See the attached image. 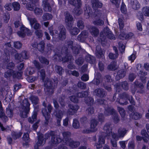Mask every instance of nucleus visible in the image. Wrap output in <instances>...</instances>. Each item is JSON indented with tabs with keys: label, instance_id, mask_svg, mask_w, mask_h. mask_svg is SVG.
Segmentation results:
<instances>
[{
	"label": "nucleus",
	"instance_id": "obj_29",
	"mask_svg": "<svg viewBox=\"0 0 149 149\" xmlns=\"http://www.w3.org/2000/svg\"><path fill=\"white\" fill-rule=\"evenodd\" d=\"M130 4L134 9L138 10L140 8V4L137 0H131Z\"/></svg>",
	"mask_w": 149,
	"mask_h": 149
},
{
	"label": "nucleus",
	"instance_id": "obj_50",
	"mask_svg": "<svg viewBox=\"0 0 149 149\" xmlns=\"http://www.w3.org/2000/svg\"><path fill=\"white\" fill-rule=\"evenodd\" d=\"M130 96L127 93L124 92L120 94L119 95V97L120 100H127L128 98Z\"/></svg>",
	"mask_w": 149,
	"mask_h": 149
},
{
	"label": "nucleus",
	"instance_id": "obj_20",
	"mask_svg": "<svg viewBox=\"0 0 149 149\" xmlns=\"http://www.w3.org/2000/svg\"><path fill=\"white\" fill-rule=\"evenodd\" d=\"M28 31V29L24 26H22L20 27V31H18L17 33L19 36L24 38L25 36L26 33Z\"/></svg>",
	"mask_w": 149,
	"mask_h": 149
},
{
	"label": "nucleus",
	"instance_id": "obj_60",
	"mask_svg": "<svg viewBox=\"0 0 149 149\" xmlns=\"http://www.w3.org/2000/svg\"><path fill=\"white\" fill-rule=\"evenodd\" d=\"M84 61V58L80 57L75 60V62L78 65H81L83 63Z\"/></svg>",
	"mask_w": 149,
	"mask_h": 149
},
{
	"label": "nucleus",
	"instance_id": "obj_4",
	"mask_svg": "<svg viewBox=\"0 0 149 149\" xmlns=\"http://www.w3.org/2000/svg\"><path fill=\"white\" fill-rule=\"evenodd\" d=\"M50 135L52 137L50 142V146L52 147H55L61 142V139L59 136L57 135L55 132H51Z\"/></svg>",
	"mask_w": 149,
	"mask_h": 149
},
{
	"label": "nucleus",
	"instance_id": "obj_5",
	"mask_svg": "<svg viewBox=\"0 0 149 149\" xmlns=\"http://www.w3.org/2000/svg\"><path fill=\"white\" fill-rule=\"evenodd\" d=\"M58 29L59 33L57 37V41L58 40L60 41L64 40L66 38V30L63 25H61L58 27Z\"/></svg>",
	"mask_w": 149,
	"mask_h": 149
},
{
	"label": "nucleus",
	"instance_id": "obj_61",
	"mask_svg": "<svg viewBox=\"0 0 149 149\" xmlns=\"http://www.w3.org/2000/svg\"><path fill=\"white\" fill-rule=\"evenodd\" d=\"M40 73V75L42 79L44 81L45 77V71L44 69H42L39 70L38 72Z\"/></svg>",
	"mask_w": 149,
	"mask_h": 149
},
{
	"label": "nucleus",
	"instance_id": "obj_31",
	"mask_svg": "<svg viewBox=\"0 0 149 149\" xmlns=\"http://www.w3.org/2000/svg\"><path fill=\"white\" fill-rule=\"evenodd\" d=\"M85 60L87 62L91 64L94 63L95 61V57L89 54H88L86 56Z\"/></svg>",
	"mask_w": 149,
	"mask_h": 149
},
{
	"label": "nucleus",
	"instance_id": "obj_46",
	"mask_svg": "<svg viewBox=\"0 0 149 149\" xmlns=\"http://www.w3.org/2000/svg\"><path fill=\"white\" fill-rule=\"evenodd\" d=\"M37 113H34L31 117H30L28 118V121L29 123L31 124L33 123L37 119Z\"/></svg>",
	"mask_w": 149,
	"mask_h": 149
},
{
	"label": "nucleus",
	"instance_id": "obj_10",
	"mask_svg": "<svg viewBox=\"0 0 149 149\" xmlns=\"http://www.w3.org/2000/svg\"><path fill=\"white\" fill-rule=\"evenodd\" d=\"M46 142V140L43 138V135L42 134H40L38 137V141L36 143V144L34 146L35 149H39L38 146H41L44 144Z\"/></svg>",
	"mask_w": 149,
	"mask_h": 149
},
{
	"label": "nucleus",
	"instance_id": "obj_40",
	"mask_svg": "<svg viewBox=\"0 0 149 149\" xmlns=\"http://www.w3.org/2000/svg\"><path fill=\"white\" fill-rule=\"evenodd\" d=\"M88 95V93L87 91H82L78 92L77 94L78 97L79 98H86Z\"/></svg>",
	"mask_w": 149,
	"mask_h": 149
},
{
	"label": "nucleus",
	"instance_id": "obj_8",
	"mask_svg": "<svg viewBox=\"0 0 149 149\" xmlns=\"http://www.w3.org/2000/svg\"><path fill=\"white\" fill-rule=\"evenodd\" d=\"M116 91L120 92L121 90L119 89V87L121 86L122 88L125 91H127L129 88V84L126 81L121 82L119 83H117L116 84Z\"/></svg>",
	"mask_w": 149,
	"mask_h": 149
},
{
	"label": "nucleus",
	"instance_id": "obj_59",
	"mask_svg": "<svg viewBox=\"0 0 149 149\" xmlns=\"http://www.w3.org/2000/svg\"><path fill=\"white\" fill-rule=\"evenodd\" d=\"M72 126L75 129L79 128L80 127V124L78 120L76 119H74Z\"/></svg>",
	"mask_w": 149,
	"mask_h": 149
},
{
	"label": "nucleus",
	"instance_id": "obj_26",
	"mask_svg": "<svg viewBox=\"0 0 149 149\" xmlns=\"http://www.w3.org/2000/svg\"><path fill=\"white\" fill-rule=\"evenodd\" d=\"M68 3L74 6L81 7L82 6L81 0H68Z\"/></svg>",
	"mask_w": 149,
	"mask_h": 149
},
{
	"label": "nucleus",
	"instance_id": "obj_13",
	"mask_svg": "<svg viewBox=\"0 0 149 149\" xmlns=\"http://www.w3.org/2000/svg\"><path fill=\"white\" fill-rule=\"evenodd\" d=\"M63 141L66 144L72 139L70 138L71 133L69 131L63 132Z\"/></svg>",
	"mask_w": 149,
	"mask_h": 149
},
{
	"label": "nucleus",
	"instance_id": "obj_57",
	"mask_svg": "<svg viewBox=\"0 0 149 149\" xmlns=\"http://www.w3.org/2000/svg\"><path fill=\"white\" fill-rule=\"evenodd\" d=\"M34 13L36 15H41L42 13V10L41 8L36 7L34 9Z\"/></svg>",
	"mask_w": 149,
	"mask_h": 149
},
{
	"label": "nucleus",
	"instance_id": "obj_2",
	"mask_svg": "<svg viewBox=\"0 0 149 149\" xmlns=\"http://www.w3.org/2000/svg\"><path fill=\"white\" fill-rule=\"evenodd\" d=\"M107 37L110 39L114 40L115 39L114 35L107 26L104 28L103 31L101 32L100 33V39L101 40L102 43V42H105Z\"/></svg>",
	"mask_w": 149,
	"mask_h": 149
},
{
	"label": "nucleus",
	"instance_id": "obj_53",
	"mask_svg": "<svg viewBox=\"0 0 149 149\" xmlns=\"http://www.w3.org/2000/svg\"><path fill=\"white\" fill-rule=\"evenodd\" d=\"M65 96H63L60 97L58 99V101L61 106L62 107H64L65 106V104L64 102Z\"/></svg>",
	"mask_w": 149,
	"mask_h": 149
},
{
	"label": "nucleus",
	"instance_id": "obj_11",
	"mask_svg": "<svg viewBox=\"0 0 149 149\" xmlns=\"http://www.w3.org/2000/svg\"><path fill=\"white\" fill-rule=\"evenodd\" d=\"M88 36V33L86 31H82L77 36L78 40L81 42H84Z\"/></svg>",
	"mask_w": 149,
	"mask_h": 149
},
{
	"label": "nucleus",
	"instance_id": "obj_44",
	"mask_svg": "<svg viewBox=\"0 0 149 149\" xmlns=\"http://www.w3.org/2000/svg\"><path fill=\"white\" fill-rule=\"evenodd\" d=\"M112 115V118L114 123H118L120 121V118L119 116L116 111Z\"/></svg>",
	"mask_w": 149,
	"mask_h": 149
},
{
	"label": "nucleus",
	"instance_id": "obj_6",
	"mask_svg": "<svg viewBox=\"0 0 149 149\" xmlns=\"http://www.w3.org/2000/svg\"><path fill=\"white\" fill-rule=\"evenodd\" d=\"M64 16L65 17V22L67 26L69 28L71 27L73 24V17L68 11H66L64 13Z\"/></svg>",
	"mask_w": 149,
	"mask_h": 149
},
{
	"label": "nucleus",
	"instance_id": "obj_17",
	"mask_svg": "<svg viewBox=\"0 0 149 149\" xmlns=\"http://www.w3.org/2000/svg\"><path fill=\"white\" fill-rule=\"evenodd\" d=\"M42 6L45 11L51 12L52 8L50 4L48 2V0H43L42 1Z\"/></svg>",
	"mask_w": 149,
	"mask_h": 149
},
{
	"label": "nucleus",
	"instance_id": "obj_24",
	"mask_svg": "<svg viewBox=\"0 0 149 149\" xmlns=\"http://www.w3.org/2000/svg\"><path fill=\"white\" fill-rule=\"evenodd\" d=\"M116 111L111 107H107L105 108V111L104 114L105 116H109L110 115H113Z\"/></svg>",
	"mask_w": 149,
	"mask_h": 149
},
{
	"label": "nucleus",
	"instance_id": "obj_64",
	"mask_svg": "<svg viewBox=\"0 0 149 149\" xmlns=\"http://www.w3.org/2000/svg\"><path fill=\"white\" fill-rule=\"evenodd\" d=\"M143 13L146 16L149 17V7H144L143 10Z\"/></svg>",
	"mask_w": 149,
	"mask_h": 149
},
{
	"label": "nucleus",
	"instance_id": "obj_58",
	"mask_svg": "<svg viewBox=\"0 0 149 149\" xmlns=\"http://www.w3.org/2000/svg\"><path fill=\"white\" fill-rule=\"evenodd\" d=\"M68 107L69 108L76 112L79 108V106L77 105H73L71 104H69L68 105Z\"/></svg>",
	"mask_w": 149,
	"mask_h": 149
},
{
	"label": "nucleus",
	"instance_id": "obj_35",
	"mask_svg": "<svg viewBox=\"0 0 149 149\" xmlns=\"http://www.w3.org/2000/svg\"><path fill=\"white\" fill-rule=\"evenodd\" d=\"M84 102L88 105H92L94 103V100L92 97H88L84 98Z\"/></svg>",
	"mask_w": 149,
	"mask_h": 149
},
{
	"label": "nucleus",
	"instance_id": "obj_51",
	"mask_svg": "<svg viewBox=\"0 0 149 149\" xmlns=\"http://www.w3.org/2000/svg\"><path fill=\"white\" fill-rule=\"evenodd\" d=\"M12 6L13 9L15 11L19 10L20 8V5L19 3L17 2H14L13 3Z\"/></svg>",
	"mask_w": 149,
	"mask_h": 149
},
{
	"label": "nucleus",
	"instance_id": "obj_38",
	"mask_svg": "<svg viewBox=\"0 0 149 149\" xmlns=\"http://www.w3.org/2000/svg\"><path fill=\"white\" fill-rule=\"evenodd\" d=\"M77 26L78 29L81 30L84 29L85 26L84 22L81 20H78L77 22Z\"/></svg>",
	"mask_w": 149,
	"mask_h": 149
},
{
	"label": "nucleus",
	"instance_id": "obj_54",
	"mask_svg": "<svg viewBox=\"0 0 149 149\" xmlns=\"http://www.w3.org/2000/svg\"><path fill=\"white\" fill-rule=\"evenodd\" d=\"M22 133L21 132H13L12 133V136L14 139H16L19 138L22 135Z\"/></svg>",
	"mask_w": 149,
	"mask_h": 149
},
{
	"label": "nucleus",
	"instance_id": "obj_15",
	"mask_svg": "<svg viewBox=\"0 0 149 149\" xmlns=\"http://www.w3.org/2000/svg\"><path fill=\"white\" fill-rule=\"evenodd\" d=\"M99 123L98 121L95 119H92L90 122V128L92 132H95L97 130V127Z\"/></svg>",
	"mask_w": 149,
	"mask_h": 149
},
{
	"label": "nucleus",
	"instance_id": "obj_16",
	"mask_svg": "<svg viewBox=\"0 0 149 149\" xmlns=\"http://www.w3.org/2000/svg\"><path fill=\"white\" fill-rule=\"evenodd\" d=\"M30 104L28 100L25 99L21 102L19 108L30 110Z\"/></svg>",
	"mask_w": 149,
	"mask_h": 149
},
{
	"label": "nucleus",
	"instance_id": "obj_22",
	"mask_svg": "<svg viewBox=\"0 0 149 149\" xmlns=\"http://www.w3.org/2000/svg\"><path fill=\"white\" fill-rule=\"evenodd\" d=\"M84 15L86 18H88L92 14V11L91 8L89 6H86L84 8Z\"/></svg>",
	"mask_w": 149,
	"mask_h": 149
},
{
	"label": "nucleus",
	"instance_id": "obj_52",
	"mask_svg": "<svg viewBox=\"0 0 149 149\" xmlns=\"http://www.w3.org/2000/svg\"><path fill=\"white\" fill-rule=\"evenodd\" d=\"M118 110L119 112L121 117L124 118L125 116V111L124 108L120 107H118Z\"/></svg>",
	"mask_w": 149,
	"mask_h": 149
},
{
	"label": "nucleus",
	"instance_id": "obj_33",
	"mask_svg": "<svg viewBox=\"0 0 149 149\" xmlns=\"http://www.w3.org/2000/svg\"><path fill=\"white\" fill-rule=\"evenodd\" d=\"M45 118V121L44 124L45 125H47L51 123L52 122V119L51 118L50 114L44 116Z\"/></svg>",
	"mask_w": 149,
	"mask_h": 149
},
{
	"label": "nucleus",
	"instance_id": "obj_27",
	"mask_svg": "<svg viewBox=\"0 0 149 149\" xmlns=\"http://www.w3.org/2000/svg\"><path fill=\"white\" fill-rule=\"evenodd\" d=\"M111 125V124L107 123L105 124L104 127L103 129L104 132L108 136L110 135L112 132Z\"/></svg>",
	"mask_w": 149,
	"mask_h": 149
},
{
	"label": "nucleus",
	"instance_id": "obj_42",
	"mask_svg": "<svg viewBox=\"0 0 149 149\" xmlns=\"http://www.w3.org/2000/svg\"><path fill=\"white\" fill-rule=\"evenodd\" d=\"M45 45L44 42L43 41H41L37 44V48L39 51L42 52L44 49Z\"/></svg>",
	"mask_w": 149,
	"mask_h": 149
},
{
	"label": "nucleus",
	"instance_id": "obj_36",
	"mask_svg": "<svg viewBox=\"0 0 149 149\" xmlns=\"http://www.w3.org/2000/svg\"><path fill=\"white\" fill-rule=\"evenodd\" d=\"M38 59L41 63L43 64L47 65L49 63V61L47 58L43 56L39 57Z\"/></svg>",
	"mask_w": 149,
	"mask_h": 149
},
{
	"label": "nucleus",
	"instance_id": "obj_37",
	"mask_svg": "<svg viewBox=\"0 0 149 149\" xmlns=\"http://www.w3.org/2000/svg\"><path fill=\"white\" fill-rule=\"evenodd\" d=\"M53 17V16L51 14L46 13L43 15L42 18L43 21H47L52 19Z\"/></svg>",
	"mask_w": 149,
	"mask_h": 149
},
{
	"label": "nucleus",
	"instance_id": "obj_62",
	"mask_svg": "<svg viewBox=\"0 0 149 149\" xmlns=\"http://www.w3.org/2000/svg\"><path fill=\"white\" fill-rule=\"evenodd\" d=\"M35 33L38 38H41L43 35L42 31L41 30H38V29L36 30Z\"/></svg>",
	"mask_w": 149,
	"mask_h": 149
},
{
	"label": "nucleus",
	"instance_id": "obj_32",
	"mask_svg": "<svg viewBox=\"0 0 149 149\" xmlns=\"http://www.w3.org/2000/svg\"><path fill=\"white\" fill-rule=\"evenodd\" d=\"M108 69L111 70H115L117 69L118 67L116 65V62L113 61L107 67Z\"/></svg>",
	"mask_w": 149,
	"mask_h": 149
},
{
	"label": "nucleus",
	"instance_id": "obj_7",
	"mask_svg": "<svg viewBox=\"0 0 149 149\" xmlns=\"http://www.w3.org/2000/svg\"><path fill=\"white\" fill-rule=\"evenodd\" d=\"M28 19L29 21L32 28H33L35 30L40 28V25L38 23L37 20L35 18L28 17Z\"/></svg>",
	"mask_w": 149,
	"mask_h": 149
},
{
	"label": "nucleus",
	"instance_id": "obj_1",
	"mask_svg": "<svg viewBox=\"0 0 149 149\" xmlns=\"http://www.w3.org/2000/svg\"><path fill=\"white\" fill-rule=\"evenodd\" d=\"M44 86L45 87V90L47 94H52L54 92V89L57 87V83L52 82L48 78L44 80Z\"/></svg>",
	"mask_w": 149,
	"mask_h": 149
},
{
	"label": "nucleus",
	"instance_id": "obj_55",
	"mask_svg": "<svg viewBox=\"0 0 149 149\" xmlns=\"http://www.w3.org/2000/svg\"><path fill=\"white\" fill-rule=\"evenodd\" d=\"M14 72V71L12 70H8L5 73L4 77L6 78L10 77L12 75L13 76Z\"/></svg>",
	"mask_w": 149,
	"mask_h": 149
},
{
	"label": "nucleus",
	"instance_id": "obj_23",
	"mask_svg": "<svg viewBox=\"0 0 149 149\" xmlns=\"http://www.w3.org/2000/svg\"><path fill=\"white\" fill-rule=\"evenodd\" d=\"M49 33L51 35L52 37L53 40L55 41H57V38L56 37L55 34H58V31L56 29L53 30L52 27H50L49 28Z\"/></svg>",
	"mask_w": 149,
	"mask_h": 149
},
{
	"label": "nucleus",
	"instance_id": "obj_12",
	"mask_svg": "<svg viewBox=\"0 0 149 149\" xmlns=\"http://www.w3.org/2000/svg\"><path fill=\"white\" fill-rule=\"evenodd\" d=\"M95 54L96 56L100 58L102 61L104 60V55L100 46H97L96 47Z\"/></svg>",
	"mask_w": 149,
	"mask_h": 149
},
{
	"label": "nucleus",
	"instance_id": "obj_18",
	"mask_svg": "<svg viewBox=\"0 0 149 149\" xmlns=\"http://www.w3.org/2000/svg\"><path fill=\"white\" fill-rule=\"evenodd\" d=\"M91 2L92 8L95 10H96L97 8H101L102 7V3L98 0H91Z\"/></svg>",
	"mask_w": 149,
	"mask_h": 149
},
{
	"label": "nucleus",
	"instance_id": "obj_45",
	"mask_svg": "<svg viewBox=\"0 0 149 149\" xmlns=\"http://www.w3.org/2000/svg\"><path fill=\"white\" fill-rule=\"evenodd\" d=\"M55 70L56 72L60 75L62 74L64 70L60 66L56 65L55 66Z\"/></svg>",
	"mask_w": 149,
	"mask_h": 149
},
{
	"label": "nucleus",
	"instance_id": "obj_3",
	"mask_svg": "<svg viewBox=\"0 0 149 149\" xmlns=\"http://www.w3.org/2000/svg\"><path fill=\"white\" fill-rule=\"evenodd\" d=\"M62 55L65 54V56L63 57L62 61L63 62H69L71 63L73 59L71 55L69 54L68 50V47H63L61 51Z\"/></svg>",
	"mask_w": 149,
	"mask_h": 149
},
{
	"label": "nucleus",
	"instance_id": "obj_39",
	"mask_svg": "<svg viewBox=\"0 0 149 149\" xmlns=\"http://www.w3.org/2000/svg\"><path fill=\"white\" fill-rule=\"evenodd\" d=\"M71 49L74 54H78L79 53V51L81 49V48L80 45H78L77 46L73 47Z\"/></svg>",
	"mask_w": 149,
	"mask_h": 149
},
{
	"label": "nucleus",
	"instance_id": "obj_19",
	"mask_svg": "<svg viewBox=\"0 0 149 149\" xmlns=\"http://www.w3.org/2000/svg\"><path fill=\"white\" fill-rule=\"evenodd\" d=\"M126 72L123 69H121L119 70L117 72V74L116 76V79L117 80H119L120 79L124 77L125 75Z\"/></svg>",
	"mask_w": 149,
	"mask_h": 149
},
{
	"label": "nucleus",
	"instance_id": "obj_28",
	"mask_svg": "<svg viewBox=\"0 0 149 149\" xmlns=\"http://www.w3.org/2000/svg\"><path fill=\"white\" fill-rule=\"evenodd\" d=\"M127 130L123 128H120L118 131V134L119 138H123L125 136Z\"/></svg>",
	"mask_w": 149,
	"mask_h": 149
},
{
	"label": "nucleus",
	"instance_id": "obj_48",
	"mask_svg": "<svg viewBox=\"0 0 149 149\" xmlns=\"http://www.w3.org/2000/svg\"><path fill=\"white\" fill-rule=\"evenodd\" d=\"M77 7V8L75 7L74 8L73 12L74 15L78 16L81 14L82 13V11L80 9V7Z\"/></svg>",
	"mask_w": 149,
	"mask_h": 149
},
{
	"label": "nucleus",
	"instance_id": "obj_14",
	"mask_svg": "<svg viewBox=\"0 0 149 149\" xmlns=\"http://www.w3.org/2000/svg\"><path fill=\"white\" fill-rule=\"evenodd\" d=\"M88 29L91 35L94 37H97L99 33V29L94 26H90Z\"/></svg>",
	"mask_w": 149,
	"mask_h": 149
},
{
	"label": "nucleus",
	"instance_id": "obj_9",
	"mask_svg": "<svg viewBox=\"0 0 149 149\" xmlns=\"http://www.w3.org/2000/svg\"><path fill=\"white\" fill-rule=\"evenodd\" d=\"M94 94L100 97H104L107 95L106 92L102 88H99L95 89L93 92Z\"/></svg>",
	"mask_w": 149,
	"mask_h": 149
},
{
	"label": "nucleus",
	"instance_id": "obj_30",
	"mask_svg": "<svg viewBox=\"0 0 149 149\" xmlns=\"http://www.w3.org/2000/svg\"><path fill=\"white\" fill-rule=\"evenodd\" d=\"M104 23V21L101 18L96 17L95 20L93 22V24L97 26H102Z\"/></svg>",
	"mask_w": 149,
	"mask_h": 149
},
{
	"label": "nucleus",
	"instance_id": "obj_49",
	"mask_svg": "<svg viewBox=\"0 0 149 149\" xmlns=\"http://www.w3.org/2000/svg\"><path fill=\"white\" fill-rule=\"evenodd\" d=\"M29 98L33 103L35 105L38 104L39 101V99L37 96L32 95Z\"/></svg>",
	"mask_w": 149,
	"mask_h": 149
},
{
	"label": "nucleus",
	"instance_id": "obj_56",
	"mask_svg": "<svg viewBox=\"0 0 149 149\" xmlns=\"http://www.w3.org/2000/svg\"><path fill=\"white\" fill-rule=\"evenodd\" d=\"M34 72L33 68L30 67L27 68L25 70L26 75L27 76L32 74Z\"/></svg>",
	"mask_w": 149,
	"mask_h": 149
},
{
	"label": "nucleus",
	"instance_id": "obj_41",
	"mask_svg": "<svg viewBox=\"0 0 149 149\" xmlns=\"http://www.w3.org/2000/svg\"><path fill=\"white\" fill-rule=\"evenodd\" d=\"M73 42L70 40H66L65 41V46L63 47H67L68 48L72 49L73 46Z\"/></svg>",
	"mask_w": 149,
	"mask_h": 149
},
{
	"label": "nucleus",
	"instance_id": "obj_43",
	"mask_svg": "<svg viewBox=\"0 0 149 149\" xmlns=\"http://www.w3.org/2000/svg\"><path fill=\"white\" fill-rule=\"evenodd\" d=\"M79 32V29L75 27L73 28L70 31V33L72 35L75 36L77 35Z\"/></svg>",
	"mask_w": 149,
	"mask_h": 149
},
{
	"label": "nucleus",
	"instance_id": "obj_47",
	"mask_svg": "<svg viewBox=\"0 0 149 149\" xmlns=\"http://www.w3.org/2000/svg\"><path fill=\"white\" fill-rule=\"evenodd\" d=\"M36 5L35 3H28L26 6V9L30 11H33Z\"/></svg>",
	"mask_w": 149,
	"mask_h": 149
},
{
	"label": "nucleus",
	"instance_id": "obj_21",
	"mask_svg": "<svg viewBox=\"0 0 149 149\" xmlns=\"http://www.w3.org/2000/svg\"><path fill=\"white\" fill-rule=\"evenodd\" d=\"M80 144V143L78 141H74L72 139L70 140L66 145L69 146L72 148H75L77 147Z\"/></svg>",
	"mask_w": 149,
	"mask_h": 149
},
{
	"label": "nucleus",
	"instance_id": "obj_63",
	"mask_svg": "<svg viewBox=\"0 0 149 149\" xmlns=\"http://www.w3.org/2000/svg\"><path fill=\"white\" fill-rule=\"evenodd\" d=\"M22 72H15L13 74V77L14 78H17L20 79L22 76Z\"/></svg>",
	"mask_w": 149,
	"mask_h": 149
},
{
	"label": "nucleus",
	"instance_id": "obj_25",
	"mask_svg": "<svg viewBox=\"0 0 149 149\" xmlns=\"http://www.w3.org/2000/svg\"><path fill=\"white\" fill-rule=\"evenodd\" d=\"M19 110V116L21 118H25L27 117V115L29 113L30 110L20 108Z\"/></svg>",
	"mask_w": 149,
	"mask_h": 149
},
{
	"label": "nucleus",
	"instance_id": "obj_34",
	"mask_svg": "<svg viewBox=\"0 0 149 149\" xmlns=\"http://www.w3.org/2000/svg\"><path fill=\"white\" fill-rule=\"evenodd\" d=\"M54 113L56 118H62L63 115V112L60 110H56Z\"/></svg>",
	"mask_w": 149,
	"mask_h": 149
}]
</instances>
